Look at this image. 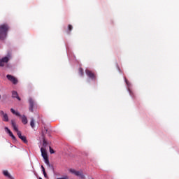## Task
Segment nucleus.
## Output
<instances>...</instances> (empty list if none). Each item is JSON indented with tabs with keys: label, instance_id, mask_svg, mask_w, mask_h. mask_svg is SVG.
<instances>
[{
	"label": "nucleus",
	"instance_id": "1",
	"mask_svg": "<svg viewBox=\"0 0 179 179\" xmlns=\"http://www.w3.org/2000/svg\"><path fill=\"white\" fill-rule=\"evenodd\" d=\"M8 31H9V27L3 24L0 26V40H5L8 36Z\"/></svg>",
	"mask_w": 179,
	"mask_h": 179
},
{
	"label": "nucleus",
	"instance_id": "2",
	"mask_svg": "<svg viewBox=\"0 0 179 179\" xmlns=\"http://www.w3.org/2000/svg\"><path fill=\"white\" fill-rule=\"evenodd\" d=\"M41 152L42 157H43V159L45 160V164H47V166H50V160L48 159V155H47V150H45V148H41Z\"/></svg>",
	"mask_w": 179,
	"mask_h": 179
},
{
	"label": "nucleus",
	"instance_id": "3",
	"mask_svg": "<svg viewBox=\"0 0 179 179\" xmlns=\"http://www.w3.org/2000/svg\"><path fill=\"white\" fill-rule=\"evenodd\" d=\"M85 73L87 76L90 78V79H91L92 80H96V74L93 73V71L87 69L85 70Z\"/></svg>",
	"mask_w": 179,
	"mask_h": 179
},
{
	"label": "nucleus",
	"instance_id": "4",
	"mask_svg": "<svg viewBox=\"0 0 179 179\" xmlns=\"http://www.w3.org/2000/svg\"><path fill=\"white\" fill-rule=\"evenodd\" d=\"M29 111H31V113H33L34 111L33 109L34 108V106H36V101H34L32 98H29Z\"/></svg>",
	"mask_w": 179,
	"mask_h": 179
},
{
	"label": "nucleus",
	"instance_id": "5",
	"mask_svg": "<svg viewBox=\"0 0 179 179\" xmlns=\"http://www.w3.org/2000/svg\"><path fill=\"white\" fill-rule=\"evenodd\" d=\"M6 78H7V79H8L10 80V82H12V83H13V85H17V78H15V76L8 74L6 76Z\"/></svg>",
	"mask_w": 179,
	"mask_h": 179
},
{
	"label": "nucleus",
	"instance_id": "6",
	"mask_svg": "<svg viewBox=\"0 0 179 179\" xmlns=\"http://www.w3.org/2000/svg\"><path fill=\"white\" fill-rule=\"evenodd\" d=\"M9 62V57H4L0 59V66H5V64H8Z\"/></svg>",
	"mask_w": 179,
	"mask_h": 179
},
{
	"label": "nucleus",
	"instance_id": "7",
	"mask_svg": "<svg viewBox=\"0 0 179 179\" xmlns=\"http://www.w3.org/2000/svg\"><path fill=\"white\" fill-rule=\"evenodd\" d=\"M0 115L2 117V120L5 122H8V121H9V117H8V114L5 113L3 110H0Z\"/></svg>",
	"mask_w": 179,
	"mask_h": 179
},
{
	"label": "nucleus",
	"instance_id": "8",
	"mask_svg": "<svg viewBox=\"0 0 179 179\" xmlns=\"http://www.w3.org/2000/svg\"><path fill=\"white\" fill-rule=\"evenodd\" d=\"M18 138H20V139H21V141H22V142L24 143L27 144L28 141H27V138H26L25 136H22V131H18V134H17Z\"/></svg>",
	"mask_w": 179,
	"mask_h": 179
},
{
	"label": "nucleus",
	"instance_id": "9",
	"mask_svg": "<svg viewBox=\"0 0 179 179\" xmlns=\"http://www.w3.org/2000/svg\"><path fill=\"white\" fill-rule=\"evenodd\" d=\"M4 129H5V131H6V132H8L9 136H10L12 138L13 141L16 142V141H17L16 137L15 136V135H13V133H12L10 131V129H9V128H8V127H5Z\"/></svg>",
	"mask_w": 179,
	"mask_h": 179
},
{
	"label": "nucleus",
	"instance_id": "10",
	"mask_svg": "<svg viewBox=\"0 0 179 179\" xmlns=\"http://www.w3.org/2000/svg\"><path fill=\"white\" fill-rule=\"evenodd\" d=\"M11 124L14 131L17 132V135L19 134V132H21L20 131H19V129H17V127L16 126V122H15V120H11Z\"/></svg>",
	"mask_w": 179,
	"mask_h": 179
},
{
	"label": "nucleus",
	"instance_id": "11",
	"mask_svg": "<svg viewBox=\"0 0 179 179\" xmlns=\"http://www.w3.org/2000/svg\"><path fill=\"white\" fill-rule=\"evenodd\" d=\"M70 173H71L72 174H74V176H76L77 177H79V176H80V173L82 172L79 171H76L75 169H70Z\"/></svg>",
	"mask_w": 179,
	"mask_h": 179
},
{
	"label": "nucleus",
	"instance_id": "12",
	"mask_svg": "<svg viewBox=\"0 0 179 179\" xmlns=\"http://www.w3.org/2000/svg\"><path fill=\"white\" fill-rule=\"evenodd\" d=\"M3 174L5 177H6L7 178L9 179H13L12 175L10 173H9V172L8 171H3Z\"/></svg>",
	"mask_w": 179,
	"mask_h": 179
},
{
	"label": "nucleus",
	"instance_id": "13",
	"mask_svg": "<svg viewBox=\"0 0 179 179\" xmlns=\"http://www.w3.org/2000/svg\"><path fill=\"white\" fill-rule=\"evenodd\" d=\"M12 97L13 99H17V100L20 101V97H19V95L17 94V92L16 91L12 92Z\"/></svg>",
	"mask_w": 179,
	"mask_h": 179
},
{
	"label": "nucleus",
	"instance_id": "14",
	"mask_svg": "<svg viewBox=\"0 0 179 179\" xmlns=\"http://www.w3.org/2000/svg\"><path fill=\"white\" fill-rule=\"evenodd\" d=\"M22 122L24 125H26V124H27V117H26V116H24V115L22 116Z\"/></svg>",
	"mask_w": 179,
	"mask_h": 179
},
{
	"label": "nucleus",
	"instance_id": "15",
	"mask_svg": "<svg viewBox=\"0 0 179 179\" xmlns=\"http://www.w3.org/2000/svg\"><path fill=\"white\" fill-rule=\"evenodd\" d=\"M30 125L31 128H34V118L33 117L31 119Z\"/></svg>",
	"mask_w": 179,
	"mask_h": 179
},
{
	"label": "nucleus",
	"instance_id": "16",
	"mask_svg": "<svg viewBox=\"0 0 179 179\" xmlns=\"http://www.w3.org/2000/svg\"><path fill=\"white\" fill-rule=\"evenodd\" d=\"M79 74L80 75V76H83L84 75L83 69L79 68Z\"/></svg>",
	"mask_w": 179,
	"mask_h": 179
},
{
	"label": "nucleus",
	"instance_id": "17",
	"mask_svg": "<svg viewBox=\"0 0 179 179\" xmlns=\"http://www.w3.org/2000/svg\"><path fill=\"white\" fill-rule=\"evenodd\" d=\"M43 146L44 148H45V146H47V141L45 140V138H43Z\"/></svg>",
	"mask_w": 179,
	"mask_h": 179
},
{
	"label": "nucleus",
	"instance_id": "18",
	"mask_svg": "<svg viewBox=\"0 0 179 179\" xmlns=\"http://www.w3.org/2000/svg\"><path fill=\"white\" fill-rule=\"evenodd\" d=\"M79 177H80V178H82V179H85V175H83V173H82V171H81V173H80Z\"/></svg>",
	"mask_w": 179,
	"mask_h": 179
},
{
	"label": "nucleus",
	"instance_id": "19",
	"mask_svg": "<svg viewBox=\"0 0 179 179\" xmlns=\"http://www.w3.org/2000/svg\"><path fill=\"white\" fill-rule=\"evenodd\" d=\"M49 148H50V152L51 155L55 153V152L54 151L53 149L51 148V147H49Z\"/></svg>",
	"mask_w": 179,
	"mask_h": 179
},
{
	"label": "nucleus",
	"instance_id": "20",
	"mask_svg": "<svg viewBox=\"0 0 179 179\" xmlns=\"http://www.w3.org/2000/svg\"><path fill=\"white\" fill-rule=\"evenodd\" d=\"M10 111H11V113H12L13 114H16V111L14 110L13 108H11V109H10Z\"/></svg>",
	"mask_w": 179,
	"mask_h": 179
},
{
	"label": "nucleus",
	"instance_id": "21",
	"mask_svg": "<svg viewBox=\"0 0 179 179\" xmlns=\"http://www.w3.org/2000/svg\"><path fill=\"white\" fill-rule=\"evenodd\" d=\"M72 29H73L72 25L69 24V30L71 31V30H72Z\"/></svg>",
	"mask_w": 179,
	"mask_h": 179
},
{
	"label": "nucleus",
	"instance_id": "22",
	"mask_svg": "<svg viewBox=\"0 0 179 179\" xmlns=\"http://www.w3.org/2000/svg\"><path fill=\"white\" fill-rule=\"evenodd\" d=\"M14 114L17 115V117H20V113H19L18 112H15V113Z\"/></svg>",
	"mask_w": 179,
	"mask_h": 179
},
{
	"label": "nucleus",
	"instance_id": "23",
	"mask_svg": "<svg viewBox=\"0 0 179 179\" xmlns=\"http://www.w3.org/2000/svg\"><path fill=\"white\" fill-rule=\"evenodd\" d=\"M41 169H42L43 173H44V171H45V169L44 168V166H41Z\"/></svg>",
	"mask_w": 179,
	"mask_h": 179
},
{
	"label": "nucleus",
	"instance_id": "24",
	"mask_svg": "<svg viewBox=\"0 0 179 179\" xmlns=\"http://www.w3.org/2000/svg\"><path fill=\"white\" fill-rule=\"evenodd\" d=\"M43 175H44V177L47 178V173H45V171L43 170Z\"/></svg>",
	"mask_w": 179,
	"mask_h": 179
},
{
	"label": "nucleus",
	"instance_id": "25",
	"mask_svg": "<svg viewBox=\"0 0 179 179\" xmlns=\"http://www.w3.org/2000/svg\"><path fill=\"white\" fill-rule=\"evenodd\" d=\"M57 179H68V178L67 177H66V178H59Z\"/></svg>",
	"mask_w": 179,
	"mask_h": 179
},
{
	"label": "nucleus",
	"instance_id": "26",
	"mask_svg": "<svg viewBox=\"0 0 179 179\" xmlns=\"http://www.w3.org/2000/svg\"><path fill=\"white\" fill-rule=\"evenodd\" d=\"M125 81H126V83L128 85V80H125Z\"/></svg>",
	"mask_w": 179,
	"mask_h": 179
},
{
	"label": "nucleus",
	"instance_id": "27",
	"mask_svg": "<svg viewBox=\"0 0 179 179\" xmlns=\"http://www.w3.org/2000/svg\"><path fill=\"white\" fill-rule=\"evenodd\" d=\"M0 99H1V95H0Z\"/></svg>",
	"mask_w": 179,
	"mask_h": 179
}]
</instances>
